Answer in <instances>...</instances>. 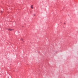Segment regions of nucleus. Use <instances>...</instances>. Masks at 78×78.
<instances>
[{
	"mask_svg": "<svg viewBox=\"0 0 78 78\" xmlns=\"http://www.w3.org/2000/svg\"><path fill=\"white\" fill-rule=\"evenodd\" d=\"M1 12H3V11H1Z\"/></svg>",
	"mask_w": 78,
	"mask_h": 78,
	"instance_id": "obj_4",
	"label": "nucleus"
},
{
	"mask_svg": "<svg viewBox=\"0 0 78 78\" xmlns=\"http://www.w3.org/2000/svg\"><path fill=\"white\" fill-rule=\"evenodd\" d=\"M7 30H9L10 31H12L13 30V29H11L10 28H9V29H7Z\"/></svg>",
	"mask_w": 78,
	"mask_h": 78,
	"instance_id": "obj_1",
	"label": "nucleus"
},
{
	"mask_svg": "<svg viewBox=\"0 0 78 78\" xmlns=\"http://www.w3.org/2000/svg\"><path fill=\"white\" fill-rule=\"evenodd\" d=\"M31 9H33V5H31Z\"/></svg>",
	"mask_w": 78,
	"mask_h": 78,
	"instance_id": "obj_2",
	"label": "nucleus"
},
{
	"mask_svg": "<svg viewBox=\"0 0 78 78\" xmlns=\"http://www.w3.org/2000/svg\"><path fill=\"white\" fill-rule=\"evenodd\" d=\"M34 16H36V15H35V14H34Z\"/></svg>",
	"mask_w": 78,
	"mask_h": 78,
	"instance_id": "obj_3",
	"label": "nucleus"
}]
</instances>
